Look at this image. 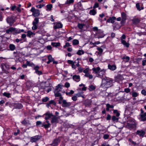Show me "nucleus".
I'll use <instances>...</instances> for the list:
<instances>
[{"label":"nucleus","mask_w":146,"mask_h":146,"mask_svg":"<svg viewBox=\"0 0 146 146\" xmlns=\"http://www.w3.org/2000/svg\"><path fill=\"white\" fill-rule=\"evenodd\" d=\"M112 82V79L106 77L105 79L102 80V86L107 88L113 85Z\"/></svg>","instance_id":"f257e3e1"},{"label":"nucleus","mask_w":146,"mask_h":146,"mask_svg":"<svg viewBox=\"0 0 146 146\" xmlns=\"http://www.w3.org/2000/svg\"><path fill=\"white\" fill-rule=\"evenodd\" d=\"M136 123L135 120H130L127 123V126L128 128L129 129H132L136 127Z\"/></svg>","instance_id":"f03ea898"},{"label":"nucleus","mask_w":146,"mask_h":146,"mask_svg":"<svg viewBox=\"0 0 146 146\" xmlns=\"http://www.w3.org/2000/svg\"><path fill=\"white\" fill-rule=\"evenodd\" d=\"M31 11L33 13V15L35 17H38L40 14V11L38 9H35L34 7H32Z\"/></svg>","instance_id":"7ed1b4c3"},{"label":"nucleus","mask_w":146,"mask_h":146,"mask_svg":"<svg viewBox=\"0 0 146 146\" xmlns=\"http://www.w3.org/2000/svg\"><path fill=\"white\" fill-rule=\"evenodd\" d=\"M39 22L38 18H35L34 21L33 22V26L32 27V29L35 30H36L38 28L37 25L38 23Z\"/></svg>","instance_id":"20e7f679"},{"label":"nucleus","mask_w":146,"mask_h":146,"mask_svg":"<svg viewBox=\"0 0 146 146\" xmlns=\"http://www.w3.org/2000/svg\"><path fill=\"white\" fill-rule=\"evenodd\" d=\"M41 137L39 135L31 137L30 138V141L33 143L35 142L40 139Z\"/></svg>","instance_id":"39448f33"},{"label":"nucleus","mask_w":146,"mask_h":146,"mask_svg":"<svg viewBox=\"0 0 146 146\" xmlns=\"http://www.w3.org/2000/svg\"><path fill=\"white\" fill-rule=\"evenodd\" d=\"M60 117L58 116L56 117V115H53L51 121V123H58V119H60Z\"/></svg>","instance_id":"423d86ee"},{"label":"nucleus","mask_w":146,"mask_h":146,"mask_svg":"<svg viewBox=\"0 0 146 146\" xmlns=\"http://www.w3.org/2000/svg\"><path fill=\"white\" fill-rule=\"evenodd\" d=\"M104 36L103 32L100 30L98 31L96 34V36L98 38H102Z\"/></svg>","instance_id":"0eeeda50"},{"label":"nucleus","mask_w":146,"mask_h":146,"mask_svg":"<svg viewBox=\"0 0 146 146\" xmlns=\"http://www.w3.org/2000/svg\"><path fill=\"white\" fill-rule=\"evenodd\" d=\"M6 21L10 26H12L15 22L13 17H8L6 19Z\"/></svg>","instance_id":"6e6552de"},{"label":"nucleus","mask_w":146,"mask_h":146,"mask_svg":"<svg viewBox=\"0 0 146 146\" xmlns=\"http://www.w3.org/2000/svg\"><path fill=\"white\" fill-rule=\"evenodd\" d=\"M106 71V70L104 69H103L100 70L98 73L96 74V76L98 77L102 78L103 77V76L105 74Z\"/></svg>","instance_id":"1a4fd4ad"},{"label":"nucleus","mask_w":146,"mask_h":146,"mask_svg":"<svg viewBox=\"0 0 146 146\" xmlns=\"http://www.w3.org/2000/svg\"><path fill=\"white\" fill-rule=\"evenodd\" d=\"M139 116V119L140 121H145L146 120V112L144 114H140Z\"/></svg>","instance_id":"9d476101"},{"label":"nucleus","mask_w":146,"mask_h":146,"mask_svg":"<svg viewBox=\"0 0 146 146\" xmlns=\"http://www.w3.org/2000/svg\"><path fill=\"white\" fill-rule=\"evenodd\" d=\"M17 30L14 28L11 27L9 28L8 29L6 30V32L7 34H10L13 32H14L16 33V31Z\"/></svg>","instance_id":"9b49d317"},{"label":"nucleus","mask_w":146,"mask_h":146,"mask_svg":"<svg viewBox=\"0 0 146 146\" xmlns=\"http://www.w3.org/2000/svg\"><path fill=\"white\" fill-rule=\"evenodd\" d=\"M71 103L67 102L66 100H64L62 102V106L64 107H68L71 105Z\"/></svg>","instance_id":"f8f14e48"},{"label":"nucleus","mask_w":146,"mask_h":146,"mask_svg":"<svg viewBox=\"0 0 146 146\" xmlns=\"http://www.w3.org/2000/svg\"><path fill=\"white\" fill-rule=\"evenodd\" d=\"M136 134L138 135L140 137H143L145 135V131L142 130H137L136 132Z\"/></svg>","instance_id":"ddd939ff"},{"label":"nucleus","mask_w":146,"mask_h":146,"mask_svg":"<svg viewBox=\"0 0 146 146\" xmlns=\"http://www.w3.org/2000/svg\"><path fill=\"white\" fill-rule=\"evenodd\" d=\"M54 25H55L54 27V28L55 29L61 28L62 27V24L58 22L54 23Z\"/></svg>","instance_id":"4468645a"},{"label":"nucleus","mask_w":146,"mask_h":146,"mask_svg":"<svg viewBox=\"0 0 146 146\" xmlns=\"http://www.w3.org/2000/svg\"><path fill=\"white\" fill-rule=\"evenodd\" d=\"M44 115L46 116L45 119L46 120H47L50 118H51L52 116H53V114L48 112L45 113L43 115Z\"/></svg>","instance_id":"2eb2a0df"},{"label":"nucleus","mask_w":146,"mask_h":146,"mask_svg":"<svg viewBox=\"0 0 146 146\" xmlns=\"http://www.w3.org/2000/svg\"><path fill=\"white\" fill-rule=\"evenodd\" d=\"M72 79L74 81L78 82L80 80V77L79 75H74L72 76Z\"/></svg>","instance_id":"dca6fc26"},{"label":"nucleus","mask_w":146,"mask_h":146,"mask_svg":"<svg viewBox=\"0 0 146 146\" xmlns=\"http://www.w3.org/2000/svg\"><path fill=\"white\" fill-rule=\"evenodd\" d=\"M60 142V140L59 139H56L53 141L52 145L53 146H57Z\"/></svg>","instance_id":"f3484780"},{"label":"nucleus","mask_w":146,"mask_h":146,"mask_svg":"<svg viewBox=\"0 0 146 146\" xmlns=\"http://www.w3.org/2000/svg\"><path fill=\"white\" fill-rule=\"evenodd\" d=\"M141 21V19L138 18H135L132 20L133 23L135 25L138 24Z\"/></svg>","instance_id":"a211bd4d"},{"label":"nucleus","mask_w":146,"mask_h":146,"mask_svg":"<svg viewBox=\"0 0 146 146\" xmlns=\"http://www.w3.org/2000/svg\"><path fill=\"white\" fill-rule=\"evenodd\" d=\"M121 43L125 46L128 48L129 47L130 44L129 43L127 42L126 41L124 40L121 39Z\"/></svg>","instance_id":"6ab92c4d"},{"label":"nucleus","mask_w":146,"mask_h":146,"mask_svg":"<svg viewBox=\"0 0 146 146\" xmlns=\"http://www.w3.org/2000/svg\"><path fill=\"white\" fill-rule=\"evenodd\" d=\"M108 67L109 69L112 71L116 69V66L115 65H111L110 64H108Z\"/></svg>","instance_id":"aec40b11"},{"label":"nucleus","mask_w":146,"mask_h":146,"mask_svg":"<svg viewBox=\"0 0 146 146\" xmlns=\"http://www.w3.org/2000/svg\"><path fill=\"white\" fill-rule=\"evenodd\" d=\"M116 19V17H110L108 19L107 21V22L108 23H113L115 22V20Z\"/></svg>","instance_id":"412c9836"},{"label":"nucleus","mask_w":146,"mask_h":146,"mask_svg":"<svg viewBox=\"0 0 146 146\" xmlns=\"http://www.w3.org/2000/svg\"><path fill=\"white\" fill-rule=\"evenodd\" d=\"M92 70L93 72H94L95 74H98L101 68L99 67H98L97 68H92Z\"/></svg>","instance_id":"4be33fe9"},{"label":"nucleus","mask_w":146,"mask_h":146,"mask_svg":"<svg viewBox=\"0 0 146 146\" xmlns=\"http://www.w3.org/2000/svg\"><path fill=\"white\" fill-rule=\"evenodd\" d=\"M121 17L122 18V22H123L126 19V15L124 12H122L121 13Z\"/></svg>","instance_id":"5701e85b"},{"label":"nucleus","mask_w":146,"mask_h":146,"mask_svg":"<svg viewBox=\"0 0 146 146\" xmlns=\"http://www.w3.org/2000/svg\"><path fill=\"white\" fill-rule=\"evenodd\" d=\"M9 48L11 51H14L16 49V47L13 44H10L9 46Z\"/></svg>","instance_id":"b1692460"},{"label":"nucleus","mask_w":146,"mask_h":146,"mask_svg":"<svg viewBox=\"0 0 146 146\" xmlns=\"http://www.w3.org/2000/svg\"><path fill=\"white\" fill-rule=\"evenodd\" d=\"M48 61L47 62V64H49L50 62H51L52 61H53V58H52V56L51 55H49L48 56Z\"/></svg>","instance_id":"393cba45"},{"label":"nucleus","mask_w":146,"mask_h":146,"mask_svg":"<svg viewBox=\"0 0 146 146\" xmlns=\"http://www.w3.org/2000/svg\"><path fill=\"white\" fill-rule=\"evenodd\" d=\"M51 45L53 46L57 47L59 46H60V43L59 42H52L51 43Z\"/></svg>","instance_id":"a878e982"},{"label":"nucleus","mask_w":146,"mask_h":146,"mask_svg":"<svg viewBox=\"0 0 146 146\" xmlns=\"http://www.w3.org/2000/svg\"><path fill=\"white\" fill-rule=\"evenodd\" d=\"M96 12L94 9L90 10L89 12V14L92 15H94L96 14Z\"/></svg>","instance_id":"bb28decb"},{"label":"nucleus","mask_w":146,"mask_h":146,"mask_svg":"<svg viewBox=\"0 0 146 146\" xmlns=\"http://www.w3.org/2000/svg\"><path fill=\"white\" fill-rule=\"evenodd\" d=\"M35 34L31 32L30 31H28L27 32V36L29 37H31V36L32 35H35Z\"/></svg>","instance_id":"cd10ccee"},{"label":"nucleus","mask_w":146,"mask_h":146,"mask_svg":"<svg viewBox=\"0 0 146 146\" xmlns=\"http://www.w3.org/2000/svg\"><path fill=\"white\" fill-rule=\"evenodd\" d=\"M100 42L99 41H97L94 43H93L92 42H90V44L92 46V47L95 46H96V44H99L100 43Z\"/></svg>","instance_id":"c85d7f7f"},{"label":"nucleus","mask_w":146,"mask_h":146,"mask_svg":"<svg viewBox=\"0 0 146 146\" xmlns=\"http://www.w3.org/2000/svg\"><path fill=\"white\" fill-rule=\"evenodd\" d=\"M112 120L113 122H117L118 121L119 118L116 117V116L114 115L112 117Z\"/></svg>","instance_id":"c756f323"},{"label":"nucleus","mask_w":146,"mask_h":146,"mask_svg":"<svg viewBox=\"0 0 146 146\" xmlns=\"http://www.w3.org/2000/svg\"><path fill=\"white\" fill-rule=\"evenodd\" d=\"M113 113L116 114V116L117 117H118L120 115V113L118 112L117 110H113Z\"/></svg>","instance_id":"7c9ffc66"},{"label":"nucleus","mask_w":146,"mask_h":146,"mask_svg":"<svg viewBox=\"0 0 146 146\" xmlns=\"http://www.w3.org/2000/svg\"><path fill=\"white\" fill-rule=\"evenodd\" d=\"M50 124H45L44 123H43L42 124V125H41L40 126L42 127H44L45 128L47 129L50 127Z\"/></svg>","instance_id":"2f4dec72"},{"label":"nucleus","mask_w":146,"mask_h":146,"mask_svg":"<svg viewBox=\"0 0 146 146\" xmlns=\"http://www.w3.org/2000/svg\"><path fill=\"white\" fill-rule=\"evenodd\" d=\"M84 52L82 50H79L77 52V54L78 55H81L82 54H84Z\"/></svg>","instance_id":"473e14b6"},{"label":"nucleus","mask_w":146,"mask_h":146,"mask_svg":"<svg viewBox=\"0 0 146 146\" xmlns=\"http://www.w3.org/2000/svg\"><path fill=\"white\" fill-rule=\"evenodd\" d=\"M52 7V4H50L47 5L46 6V7L47 8V9H46V10L50 11Z\"/></svg>","instance_id":"72a5a7b5"},{"label":"nucleus","mask_w":146,"mask_h":146,"mask_svg":"<svg viewBox=\"0 0 146 146\" xmlns=\"http://www.w3.org/2000/svg\"><path fill=\"white\" fill-rule=\"evenodd\" d=\"M96 89V87L95 86L93 85H90L89 87V89L90 91H92Z\"/></svg>","instance_id":"f704fd0d"},{"label":"nucleus","mask_w":146,"mask_h":146,"mask_svg":"<svg viewBox=\"0 0 146 146\" xmlns=\"http://www.w3.org/2000/svg\"><path fill=\"white\" fill-rule=\"evenodd\" d=\"M3 95L8 98H9L10 97V94L9 93H7V92H5L3 93Z\"/></svg>","instance_id":"c9c22d12"},{"label":"nucleus","mask_w":146,"mask_h":146,"mask_svg":"<svg viewBox=\"0 0 146 146\" xmlns=\"http://www.w3.org/2000/svg\"><path fill=\"white\" fill-rule=\"evenodd\" d=\"M73 44L74 45H77L79 44V41L76 39H74L73 41Z\"/></svg>","instance_id":"e433bc0d"},{"label":"nucleus","mask_w":146,"mask_h":146,"mask_svg":"<svg viewBox=\"0 0 146 146\" xmlns=\"http://www.w3.org/2000/svg\"><path fill=\"white\" fill-rule=\"evenodd\" d=\"M139 95L138 93L136 92H132V95L133 97H137Z\"/></svg>","instance_id":"4c0bfd02"},{"label":"nucleus","mask_w":146,"mask_h":146,"mask_svg":"<svg viewBox=\"0 0 146 146\" xmlns=\"http://www.w3.org/2000/svg\"><path fill=\"white\" fill-rule=\"evenodd\" d=\"M74 2V0H69L66 1L65 3L66 4H70L73 3Z\"/></svg>","instance_id":"58836bf2"},{"label":"nucleus","mask_w":146,"mask_h":146,"mask_svg":"<svg viewBox=\"0 0 146 146\" xmlns=\"http://www.w3.org/2000/svg\"><path fill=\"white\" fill-rule=\"evenodd\" d=\"M55 96L56 97H60L61 96V94L58 92V91L54 92Z\"/></svg>","instance_id":"ea45409f"},{"label":"nucleus","mask_w":146,"mask_h":146,"mask_svg":"<svg viewBox=\"0 0 146 146\" xmlns=\"http://www.w3.org/2000/svg\"><path fill=\"white\" fill-rule=\"evenodd\" d=\"M3 67L4 68H5V70H8L10 68L9 66L6 64H4L3 65Z\"/></svg>","instance_id":"a19ab883"},{"label":"nucleus","mask_w":146,"mask_h":146,"mask_svg":"<svg viewBox=\"0 0 146 146\" xmlns=\"http://www.w3.org/2000/svg\"><path fill=\"white\" fill-rule=\"evenodd\" d=\"M49 99V98L48 97H46L42 99V101L43 102H46Z\"/></svg>","instance_id":"79ce46f5"},{"label":"nucleus","mask_w":146,"mask_h":146,"mask_svg":"<svg viewBox=\"0 0 146 146\" xmlns=\"http://www.w3.org/2000/svg\"><path fill=\"white\" fill-rule=\"evenodd\" d=\"M84 25L82 24H78V27L80 29H82L84 27Z\"/></svg>","instance_id":"37998d69"},{"label":"nucleus","mask_w":146,"mask_h":146,"mask_svg":"<svg viewBox=\"0 0 146 146\" xmlns=\"http://www.w3.org/2000/svg\"><path fill=\"white\" fill-rule=\"evenodd\" d=\"M43 123H42V122L40 121H38L36 122V125L37 126H40V125H42V124Z\"/></svg>","instance_id":"c03bdc74"},{"label":"nucleus","mask_w":146,"mask_h":146,"mask_svg":"<svg viewBox=\"0 0 146 146\" xmlns=\"http://www.w3.org/2000/svg\"><path fill=\"white\" fill-rule=\"evenodd\" d=\"M89 71V68H87L84 70H83V72L85 73V74L88 73Z\"/></svg>","instance_id":"a18cd8bd"},{"label":"nucleus","mask_w":146,"mask_h":146,"mask_svg":"<svg viewBox=\"0 0 146 146\" xmlns=\"http://www.w3.org/2000/svg\"><path fill=\"white\" fill-rule=\"evenodd\" d=\"M55 103L53 100H50L49 102L47 104L48 105H49L50 104H55Z\"/></svg>","instance_id":"49530a36"},{"label":"nucleus","mask_w":146,"mask_h":146,"mask_svg":"<svg viewBox=\"0 0 146 146\" xmlns=\"http://www.w3.org/2000/svg\"><path fill=\"white\" fill-rule=\"evenodd\" d=\"M74 93V91L72 90H71L70 91V92H67L66 93L67 95H69L70 94H73Z\"/></svg>","instance_id":"de8ad7c7"},{"label":"nucleus","mask_w":146,"mask_h":146,"mask_svg":"<svg viewBox=\"0 0 146 146\" xmlns=\"http://www.w3.org/2000/svg\"><path fill=\"white\" fill-rule=\"evenodd\" d=\"M21 123L23 125H26L28 123L26 121L25 119H24L21 122Z\"/></svg>","instance_id":"09e8293b"},{"label":"nucleus","mask_w":146,"mask_h":146,"mask_svg":"<svg viewBox=\"0 0 146 146\" xmlns=\"http://www.w3.org/2000/svg\"><path fill=\"white\" fill-rule=\"evenodd\" d=\"M109 135L107 134H104L103 136V138L105 139H106L109 138Z\"/></svg>","instance_id":"8fccbe9b"},{"label":"nucleus","mask_w":146,"mask_h":146,"mask_svg":"<svg viewBox=\"0 0 146 146\" xmlns=\"http://www.w3.org/2000/svg\"><path fill=\"white\" fill-rule=\"evenodd\" d=\"M39 68V67L38 66H36L35 67L34 69L35 70V72L36 73L39 71L38 69Z\"/></svg>","instance_id":"3c124183"},{"label":"nucleus","mask_w":146,"mask_h":146,"mask_svg":"<svg viewBox=\"0 0 146 146\" xmlns=\"http://www.w3.org/2000/svg\"><path fill=\"white\" fill-rule=\"evenodd\" d=\"M39 68V67L38 66H36L35 67L34 69L35 70V72L36 73L39 71L38 69Z\"/></svg>","instance_id":"603ef678"},{"label":"nucleus","mask_w":146,"mask_h":146,"mask_svg":"<svg viewBox=\"0 0 146 146\" xmlns=\"http://www.w3.org/2000/svg\"><path fill=\"white\" fill-rule=\"evenodd\" d=\"M27 64V66H32L33 65V63H31L30 62L27 61L26 62Z\"/></svg>","instance_id":"864d4df0"},{"label":"nucleus","mask_w":146,"mask_h":146,"mask_svg":"<svg viewBox=\"0 0 146 146\" xmlns=\"http://www.w3.org/2000/svg\"><path fill=\"white\" fill-rule=\"evenodd\" d=\"M124 91L126 93H128L130 92V90L129 88H125Z\"/></svg>","instance_id":"5fc2aeb1"},{"label":"nucleus","mask_w":146,"mask_h":146,"mask_svg":"<svg viewBox=\"0 0 146 146\" xmlns=\"http://www.w3.org/2000/svg\"><path fill=\"white\" fill-rule=\"evenodd\" d=\"M70 46L71 45L70 43L69 42H67L66 43L65 45L64 46V47L65 48L67 47H68Z\"/></svg>","instance_id":"6e6d98bb"},{"label":"nucleus","mask_w":146,"mask_h":146,"mask_svg":"<svg viewBox=\"0 0 146 146\" xmlns=\"http://www.w3.org/2000/svg\"><path fill=\"white\" fill-rule=\"evenodd\" d=\"M75 62H74L72 60H68L67 61L68 63L70 64H71V65L73 64L74 63H75Z\"/></svg>","instance_id":"4d7b16f0"},{"label":"nucleus","mask_w":146,"mask_h":146,"mask_svg":"<svg viewBox=\"0 0 146 146\" xmlns=\"http://www.w3.org/2000/svg\"><path fill=\"white\" fill-rule=\"evenodd\" d=\"M78 70L80 72H82L83 71V69L81 67H79L78 68Z\"/></svg>","instance_id":"13d9d810"},{"label":"nucleus","mask_w":146,"mask_h":146,"mask_svg":"<svg viewBox=\"0 0 146 146\" xmlns=\"http://www.w3.org/2000/svg\"><path fill=\"white\" fill-rule=\"evenodd\" d=\"M99 7V4L98 3H96L93 6V8L95 9V8L98 7Z\"/></svg>","instance_id":"bf43d9fd"},{"label":"nucleus","mask_w":146,"mask_h":146,"mask_svg":"<svg viewBox=\"0 0 146 146\" xmlns=\"http://www.w3.org/2000/svg\"><path fill=\"white\" fill-rule=\"evenodd\" d=\"M136 7L138 10H141V9L140 7V5L139 3H137L136 4Z\"/></svg>","instance_id":"052dcab7"},{"label":"nucleus","mask_w":146,"mask_h":146,"mask_svg":"<svg viewBox=\"0 0 146 146\" xmlns=\"http://www.w3.org/2000/svg\"><path fill=\"white\" fill-rule=\"evenodd\" d=\"M123 58L124 59H125L126 60L125 61L126 62H128L130 59L129 57L128 56H127L126 57H123Z\"/></svg>","instance_id":"680f3d73"},{"label":"nucleus","mask_w":146,"mask_h":146,"mask_svg":"<svg viewBox=\"0 0 146 146\" xmlns=\"http://www.w3.org/2000/svg\"><path fill=\"white\" fill-rule=\"evenodd\" d=\"M141 94L144 96L146 95V91L144 90H142L141 91Z\"/></svg>","instance_id":"e2e57ef3"},{"label":"nucleus","mask_w":146,"mask_h":146,"mask_svg":"<svg viewBox=\"0 0 146 146\" xmlns=\"http://www.w3.org/2000/svg\"><path fill=\"white\" fill-rule=\"evenodd\" d=\"M44 6V5H37L36 6V7L37 8H41L42 7H43Z\"/></svg>","instance_id":"0e129e2a"},{"label":"nucleus","mask_w":146,"mask_h":146,"mask_svg":"<svg viewBox=\"0 0 146 146\" xmlns=\"http://www.w3.org/2000/svg\"><path fill=\"white\" fill-rule=\"evenodd\" d=\"M111 118V116L109 114H108L106 117V119L109 120Z\"/></svg>","instance_id":"69168bd1"},{"label":"nucleus","mask_w":146,"mask_h":146,"mask_svg":"<svg viewBox=\"0 0 146 146\" xmlns=\"http://www.w3.org/2000/svg\"><path fill=\"white\" fill-rule=\"evenodd\" d=\"M142 62V64L143 66L146 65V60H143Z\"/></svg>","instance_id":"338daca9"},{"label":"nucleus","mask_w":146,"mask_h":146,"mask_svg":"<svg viewBox=\"0 0 146 146\" xmlns=\"http://www.w3.org/2000/svg\"><path fill=\"white\" fill-rule=\"evenodd\" d=\"M102 146H110L109 144H107L106 143H104L101 145Z\"/></svg>","instance_id":"774afa93"}]
</instances>
